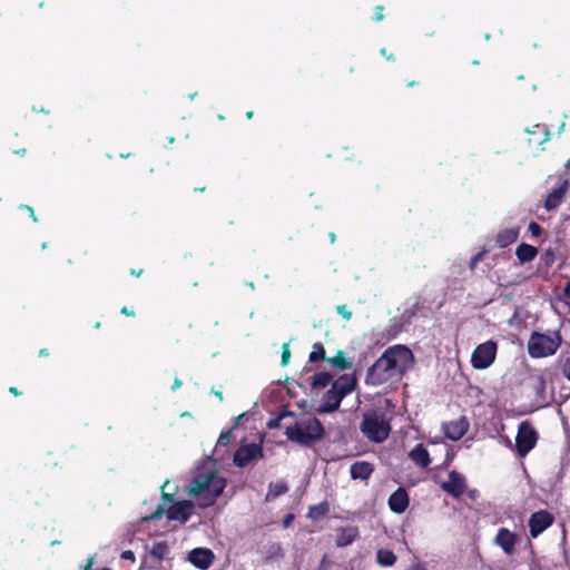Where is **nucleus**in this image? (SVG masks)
Returning <instances> with one entry per match:
<instances>
[{"label":"nucleus","instance_id":"32","mask_svg":"<svg viewBox=\"0 0 570 570\" xmlns=\"http://www.w3.org/2000/svg\"><path fill=\"white\" fill-rule=\"evenodd\" d=\"M556 259H557L556 253L552 248H547L541 254V262L547 267H551L556 263Z\"/></svg>","mask_w":570,"mask_h":570},{"label":"nucleus","instance_id":"11","mask_svg":"<svg viewBox=\"0 0 570 570\" xmlns=\"http://www.w3.org/2000/svg\"><path fill=\"white\" fill-rule=\"evenodd\" d=\"M553 522L554 517L548 510H539L533 512L528 520L529 532L531 538H538L548 528H550L553 524Z\"/></svg>","mask_w":570,"mask_h":570},{"label":"nucleus","instance_id":"27","mask_svg":"<svg viewBox=\"0 0 570 570\" xmlns=\"http://www.w3.org/2000/svg\"><path fill=\"white\" fill-rule=\"evenodd\" d=\"M327 362L341 371H346L352 367V362L346 358L343 351H337L335 356L327 358Z\"/></svg>","mask_w":570,"mask_h":570},{"label":"nucleus","instance_id":"24","mask_svg":"<svg viewBox=\"0 0 570 570\" xmlns=\"http://www.w3.org/2000/svg\"><path fill=\"white\" fill-rule=\"evenodd\" d=\"M396 560V554L390 549L381 548L376 551V562L381 567H392L395 564Z\"/></svg>","mask_w":570,"mask_h":570},{"label":"nucleus","instance_id":"39","mask_svg":"<svg viewBox=\"0 0 570 570\" xmlns=\"http://www.w3.org/2000/svg\"><path fill=\"white\" fill-rule=\"evenodd\" d=\"M166 508L164 505H158L157 509L150 514L149 520H158L161 518L164 513H166Z\"/></svg>","mask_w":570,"mask_h":570},{"label":"nucleus","instance_id":"19","mask_svg":"<svg viewBox=\"0 0 570 570\" xmlns=\"http://www.w3.org/2000/svg\"><path fill=\"white\" fill-rule=\"evenodd\" d=\"M360 531L357 527H343L337 529L335 543L337 547H346L358 538Z\"/></svg>","mask_w":570,"mask_h":570},{"label":"nucleus","instance_id":"46","mask_svg":"<svg viewBox=\"0 0 570 570\" xmlns=\"http://www.w3.org/2000/svg\"><path fill=\"white\" fill-rule=\"evenodd\" d=\"M142 273H144L142 268H139V269L131 268L130 269V275H132L135 277H139Z\"/></svg>","mask_w":570,"mask_h":570},{"label":"nucleus","instance_id":"40","mask_svg":"<svg viewBox=\"0 0 570 570\" xmlns=\"http://www.w3.org/2000/svg\"><path fill=\"white\" fill-rule=\"evenodd\" d=\"M20 208L26 210V212H28L29 216L32 218V220L35 223L38 222V218H37L36 214H35V210H33V208L31 206H29V205H21Z\"/></svg>","mask_w":570,"mask_h":570},{"label":"nucleus","instance_id":"12","mask_svg":"<svg viewBox=\"0 0 570 570\" xmlns=\"http://www.w3.org/2000/svg\"><path fill=\"white\" fill-rule=\"evenodd\" d=\"M263 448L256 443H249L243 446H239L234 453V464L238 468H245L252 461L263 458Z\"/></svg>","mask_w":570,"mask_h":570},{"label":"nucleus","instance_id":"20","mask_svg":"<svg viewBox=\"0 0 570 570\" xmlns=\"http://www.w3.org/2000/svg\"><path fill=\"white\" fill-rule=\"evenodd\" d=\"M409 458L412 460V462L422 469L428 468L431 463L430 453L422 443L416 444L409 452Z\"/></svg>","mask_w":570,"mask_h":570},{"label":"nucleus","instance_id":"34","mask_svg":"<svg viewBox=\"0 0 570 570\" xmlns=\"http://www.w3.org/2000/svg\"><path fill=\"white\" fill-rule=\"evenodd\" d=\"M528 230L534 237H540L543 232L542 227L537 222H530V224L528 226Z\"/></svg>","mask_w":570,"mask_h":570},{"label":"nucleus","instance_id":"7","mask_svg":"<svg viewBox=\"0 0 570 570\" xmlns=\"http://www.w3.org/2000/svg\"><path fill=\"white\" fill-rule=\"evenodd\" d=\"M167 485H169L168 480L161 487L163 501L171 503L166 510L167 519L180 523L187 522L194 513L195 503L190 500L175 501V493L165 491Z\"/></svg>","mask_w":570,"mask_h":570},{"label":"nucleus","instance_id":"29","mask_svg":"<svg viewBox=\"0 0 570 570\" xmlns=\"http://www.w3.org/2000/svg\"><path fill=\"white\" fill-rule=\"evenodd\" d=\"M328 503L326 501L309 507L307 517L312 520H318L328 513Z\"/></svg>","mask_w":570,"mask_h":570},{"label":"nucleus","instance_id":"18","mask_svg":"<svg viewBox=\"0 0 570 570\" xmlns=\"http://www.w3.org/2000/svg\"><path fill=\"white\" fill-rule=\"evenodd\" d=\"M569 187V181L563 180L558 187L553 188L546 197L544 207L547 210L556 209L564 198Z\"/></svg>","mask_w":570,"mask_h":570},{"label":"nucleus","instance_id":"60","mask_svg":"<svg viewBox=\"0 0 570 570\" xmlns=\"http://www.w3.org/2000/svg\"><path fill=\"white\" fill-rule=\"evenodd\" d=\"M196 95H197V92L190 94V95H189V98H190V99H194V97H195Z\"/></svg>","mask_w":570,"mask_h":570},{"label":"nucleus","instance_id":"61","mask_svg":"<svg viewBox=\"0 0 570 570\" xmlns=\"http://www.w3.org/2000/svg\"><path fill=\"white\" fill-rule=\"evenodd\" d=\"M566 167L570 169V159L567 161Z\"/></svg>","mask_w":570,"mask_h":570},{"label":"nucleus","instance_id":"21","mask_svg":"<svg viewBox=\"0 0 570 570\" xmlns=\"http://www.w3.org/2000/svg\"><path fill=\"white\" fill-rule=\"evenodd\" d=\"M373 471V465L365 461L354 462L350 468V474L353 480H367Z\"/></svg>","mask_w":570,"mask_h":570},{"label":"nucleus","instance_id":"13","mask_svg":"<svg viewBox=\"0 0 570 570\" xmlns=\"http://www.w3.org/2000/svg\"><path fill=\"white\" fill-rule=\"evenodd\" d=\"M440 487L445 493L453 498H460L466 489V481L461 473L452 470L449 472V480L442 482Z\"/></svg>","mask_w":570,"mask_h":570},{"label":"nucleus","instance_id":"47","mask_svg":"<svg viewBox=\"0 0 570 570\" xmlns=\"http://www.w3.org/2000/svg\"><path fill=\"white\" fill-rule=\"evenodd\" d=\"M181 385H183V382H181L179 379H175L174 384H173V386H171V390H173V391H176V390H177V389H179Z\"/></svg>","mask_w":570,"mask_h":570},{"label":"nucleus","instance_id":"56","mask_svg":"<svg viewBox=\"0 0 570 570\" xmlns=\"http://www.w3.org/2000/svg\"><path fill=\"white\" fill-rule=\"evenodd\" d=\"M410 570H426V569L421 564H416V566L412 567Z\"/></svg>","mask_w":570,"mask_h":570},{"label":"nucleus","instance_id":"2","mask_svg":"<svg viewBox=\"0 0 570 570\" xmlns=\"http://www.w3.org/2000/svg\"><path fill=\"white\" fill-rule=\"evenodd\" d=\"M285 435L289 442L308 448L325 438V428L317 417H311L287 426Z\"/></svg>","mask_w":570,"mask_h":570},{"label":"nucleus","instance_id":"38","mask_svg":"<svg viewBox=\"0 0 570 570\" xmlns=\"http://www.w3.org/2000/svg\"><path fill=\"white\" fill-rule=\"evenodd\" d=\"M383 11H384V6L380 4V6H376L374 8V16H373V20L376 21V22H380L384 19V14H383Z\"/></svg>","mask_w":570,"mask_h":570},{"label":"nucleus","instance_id":"42","mask_svg":"<svg viewBox=\"0 0 570 570\" xmlns=\"http://www.w3.org/2000/svg\"><path fill=\"white\" fill-rule=\"evenodd\" d=\"M482 255H483V253L481 252V253H478L476 255H474V256L471 258L470 267H471L472 269H473V268L476 266V264L481 261Z\"/></svg>","mask_w":570,"mask_h":570},{"label":"nucleus","instance_id":"43","mask_svg":"<svg viewBox=\"0 0 570 570\" xmlns=\"http://www.w3.org/2000/svg\"><path fill=\"white\" fill-rule=\"evenodd\" d=\"M380 52H381V55H382L383 57H385V58H386V60H389V61H395V59H396V58H395V56H394V53H387L386 48H382V49L380 50Z\"/></svg>","mask_w":570,"mask_h":570},{"label":"nucleus","instance_id":"1","mask_svg":"<svg viewBox=\"0 0 570 570\" xmlns=\"http://www.w3.org/2000/svg\"><path fill=\"white\" fill-rule=\"evenodd\" d=\"M226 481L215 471H207L196 474L188 485L189 495L197 500L202 508L213 505L223 493Z\"/></svg>","mask_w":570,"mask_h":570},{"label":"nucleus","instance_id":"57","mask_svg":"<svg viewBox=\"0 0 570 570\" xmlns=\"http://www.w3.org/2000/svg\"><path fill=\"white\" fill-rule=\"evenodd\" d=\"M194 190L195 191H205L206 187L205 186H203V187H195Z\"/></svg>","mask_w":570,"mask_h":570},{"label":"nucleus","instance_id":"62","mask_svg":"<svg viewBox=\"0 0 570 570\" xmlns=\"http://www.w3.org/2000/svg\"><path fill=\"white\" fill-rule=\"evenodd\" d=\"M42 248H48V245L46 243H43Z\"/></svg>","mask_w":570,"mask_h":570},{"label":"nucleus","instance_id":"58","mask_svg":"<svg viewBox=\"0 0 570 570\" xmlns=\"http://www.w3.org/2000/svg\"><path fill=\"white\" fill-rule=\"evenodd\" d=\"M253 116H254V112H253L252 110L246 112V117H247L248 119H252V118H253Z\"/></svg>","mask_w":570,"mask_h":570},{"label":"nucleus","instance_id":"3","mask_svg":"<svg viewBox=\"0 0 570 570\" xmlns=\"http://www.w3.org/2000/svg\"><path fill=\"white\" fill-rule=\"evenodd\" d=\"M356 377L343 374L332 383L331 389L323 395L322 404L316 409L318 414L332 413L340 409L342 400L356 387Z\"/></svg>","mask_w":570,"mask_h":570},{"label":"nucleus","instance_id":"63","mask_svg":"<svg viewBox=\"0 0 570 570\" xmlns=\"http://www.w3.org/2000/svg\"><path fill=\"white\" fill-rule=\"evenodd\" d=\"M101 570H109V569H108V568H104V569H101Z\"/></svg>","mask_w":570,"mask_h":570},{"label":"nucleus","instance_id":"35","mask_svg":"<svg viewBox=\"0 0 570 570\" xmlns=\"http://www.w3.org/2000/svg\"><path fill=\"white\" fill-rule=\"evenodd\" d=\"M289 358H291V351H289L288 344L286 343L282 346L281 364L283 366H286L289 362Z\"/></svg>","mask_w":570,"mask_h":570},{"label":"nucleus","instance_id":"49","mask_svg":"<svg viewBox=\"0 0 570 570\" xmlns=\"http://www.w3.org/2000/svg\"><path fill=\"white\" fill-rule=\"evenodd\" d=\"M92 564H94V558H89L87 560L86 564L83 566V570H90Z\"/></svg>","mask_w":570,"mask_h":570},{"label":"nucleus","instance_id":"4","mask_svg":"<svg viewBox=\"0 0 570 570\" xmlns=\"http://www.w3.org/2000/svg\"><path fill=\"white\" fill-rule=\"evenodd\" d=\"M360 430L370 441L382 443L391 433L390 420L381 410H367L363 413Z\"/></svg>","mask_w":570,"mask_h":570},{"label":"nucleus","instance_id":"48","mask_svg":"<svg viewBox=\"0 0 570 570\" xmlns=\"http://www.w3.org/2000/svg\"><path fill=\"white\" fill-rule=\"evenodd\" d=\"M39 356L40 357H47L50 355L49 353V350L48 348H40L39 352H38Z\"/></svg>","mask_w":570,"mask_h":570},{"label":"nucleus","instance_id":"5","mask_svg":"<svg viewBox=\"0 0 570 570\" xmlns=\"http://www.w3.org/2000/svg\"><path fill=\"white\" fill-rule=\"evenodd\" d=\"M562 343L558 331L550 334L532 332L528 341L527 351L533 358H541L553 355Z\"/></svg>","mask_w":570,"mask_h":570},{"label":"nucleus","instance_id":"44","mask_svg":"<svg viewBox=\"0 0 570 570\" xmlns=\"http://www.w3.org/2000/svg\"><path fill=\"white\" fill-rule=\"evenodd\" d=\"M121 314L126 315V316H135V311L132 308H129L127 306H124L121 308Z\"/></svg>","mask_w":570,"mask_h":570},{"label":"nucleus","instance_id":"28","mask_svg":"<svg viewBox=\"0 0 570 570\" xmlns=\"http://www.w3.org/2000/svg\"><path fill=\"white\" fill-rule=\"evenodd\" d=\"M333 381V375L328 372L315 373L312 377V386L314 389H324Z\"/></svg>","mask_w":570,"mask_h":570},{"label":"nucleus","instance_id":"9","mask_svg":"<svg viewBox=\"0 0 570 570\" xmlns=\"http://www.w3.org/2000/svg\"><path fill=\"white\" fill-rule=\"evenodd\" d=\"M498 352V342L489 340L479 344L472 352L471 364L475 370H485L490 367L495 358Z\"/></svg>","mask_w":570,"mask_h":570},{"label":"nucleus","instance_id":"36","mask_svg":"<svg viewBox=\"0 0 570 570\" xmlns=\"http://www.w3.org/2000/svg\"><path fill=\"white\" fill-rule=\"evenodd\" d=\"M336 312L346 321H350L352 318V312L347 309L345 304L337 305Z\"/></svg>","mask_w":570,"mask_h":570},{"label":"nucleus","instance_id":"16","mask_svg":"<svg viewBox=\"0 0 570 570\" xmlns=\"http://www.w3.org/2000/svg\"><path fill=\"white\" fill-rule=\"evenodd\" d=\"M214 560V552L207 548H195L188 554V561L200 570H207Z\"/></svg>","mask_w":570,"mask_h":570},{"label":"nucleus","instance_id":"10","mask_svg":"<svg viewBox=\"0 0 570 570\" xmlns=\"http://www.w3.org/2000/svg\"><path fill=\"white\" fill-rule=\"evenodd\" d=\"M394 379H397L391 366L385 361V356L381 355L374 364L367 370L365 384L372 386L383 385Z\"/></svg>","mask_w":570,"mask_h":570},{"label":"nucleus","instance_id":"15","mask_svg":"<svg viewBox=\"0 0 570 570\" xmlns=\"http://www.w3.org/2000/svg\"><path fill=\"white\" fill-rule=\"evenodd\" d=\"M518 541V534L508 528H500L494 538V544L500 547L508 556H512L515 552V544Z\"/></svg>","mask_w":570,"mask_h":570},{"label":"nucleus","instance_id":"33","mask_svg":"<svg viewBox=\"0 0 570 570\" xmlns=\"http://www.w3.org/2000/svg\"><path fill=\"white\" fill-rule=\"evenodd\" d=\"M560 372L570 382V356L561 361Z\"/></svg>","mask_w":570,"mask_h":570},{"label":"nucleus","instance_id":"59","mask_svg":"<svg viewBox=\"0 0 570 570\" xmlns=\"http://www.w3.org/2000/svg\"><path fill=\"white\" fill-rule=\"evenodd\" d=\"M415 85H419V82H416V81H409L407 82V87H413Z\"/></svg>","mask_w":570,"mask_h":570},{"label":"nucleus","instance_id":"22","mask_svg":"<svg viewBox=\"0 0 570 570\" xmlns=\"http://www.w3.org/2000/svg\"><path fill=\"white\" fill-rule=\"evenodd\" d=\"M519 237L518 228H505L500 230L495 236V243L499 247L504 248L513 244Z\"/></svg>","mask_w":570,"mask_h":570},{"label":"nucleus","instance_id":"23","mask_svg":"<svg viewBox=\"0 0 570 570\" xmlns=\"http://www.w3.org/2000/svg\"><path fill=\"white\" fill-rule=\"evenodd\" d=\"M515 255L520 263L523 264L533 261L538 255V249L532 245L521 243L515 249Z\"/></svg>","mask_w":570,"mask_h":570},{"label":"nucleus","instance_id":"30","mask_svg":"<svg viewBox=\"0 0 570 570\" xmlns=\"http://www.w3.org/2000/svg\"><path fill=\"white\" fill-rule=\"evenodd\" d=\"M532 390L535 395L540 399H544L546 390H547V381L542 375H537L533 377Z\"/></svg>","mask_w":570,"mask_h":570},{"label":"nucleus","instance_id":"31","mask_svg":"<svg viewBox=\"0 0 570 570\" xmlns=\"http://www.w3.org/2000/svg\"><path fill=\"white\" fill-rule=\"evenodd\" d=\"M309 362L315 363L318 361H327L325 350L322 343L313 344L312 352L309 353Z\"/></svg>","mask_w":570,"mask_h":570},{"label":"nucleus","instance_id":"26","mask_svg":"<svg viewBox=\"0 0 570 570\" xmlns=\"http://www.w3.org/2000/svg\"><path fill=\"white\" fill-rule=\"evenodd\" d=\"M288 491V487L284 481L271 482L266 494V500H274Z\"/></svg>","mask_w":570,"mask_h":570},{"label":"nucleus","instance_id":"25","mask_svg":"<svg viewBox=\"0 0 570 570\" xmlns=\"http://www.w3.org/2000/svg\"><path fill=\"white\" fill-rule=\"evenodd\" d=\"M149 554L158 562H161L169 554V546L166 541L155 542L149 551Z\"/></svg>","mask_w":570,"mask_h":570},{"label":"nucleus","instance_id":"6","mask_svg":"<svg viewBox=\"0 0 570 570\" xmlns=\"http://www.w3.org/2000/svg\"><path fill=\"white\" fill-rule=\"evenodd\" d=\"M385 361L392 371L400 379L414 363L412 351L405 345H394L387 347L383 353Z\"/></svg>","mask_w":570,"mask_h":570},{"label":"nucleus","instance_id":"14","mask_svg":"<svg viewBox=\"0 0 570 570\" xmlns=\"http://www.w3.org/2000/svg\"><path fill=\"white\" fill-rule=\"evenodd\" d=\"M470 423L465 416H461L458 420L445 422L442 425V430L446 439L452 441H459L468 432Z\"/></svg>","mask_w":570,"mask_h":570},{"label":"nucleus","instance_id":"17","mask_svg":"<svg viewBox=\"0 0 570 570\" xmlns=\"http://www.w3.org/2000/svg\"><path fill=\"white\" fill-rule=\"evenodd\" d=\"M389 508L392 512L401 514L410 504V498L406 490L402 487L397 488L389 498Z\"/></svg>","mask_w":570,"mask_h":570},{"label":"nucleus","instance_id":"45","mask_svg":"<svg viewBox=\"0 0 570 570\" xmlns=\"http://www.w3.org/2000/svg\"><path fill=\"white\" fill-rule=\"evenodd\" d=\"M294 520V515L293 514H287L284 520H283V523H284V527H288L292 521Z\"/></svg>","mask_w":570,"mask_h":570},{"label":"nucleus","instance_id":"51","mask_svg":"<svg viewBox=\"0 0 570 570\" xmlns=\"http://www.w3.org/2000/svg\"><path fill=\"white\" fill-rule=\"evenodd\" d=\"M564 296L570 299V283H568L564 287Z\"/></svg>","mask_w":570,"mask_h":570},{"label":"nucleus","instance_id":"52","mask_svg":"<svg viewBox=\"0 0 570 570\" xmlns=\"http://www.w3.org/2000/svg\"><path fill=\"white\" fill-rule=\"evenodd\" d=\"M27 150L24 148L13 150V154L24 156Z\"/></svg>","mask_w":570,"mask_h":570},{"label":"nucleus","instance_id":"8","mask_svg":"<svg viewBox=\"0 0 570 570\" xmlns=\"http://www.w3.org/2000/svg\"><path fill=\"white\" fill-rule=\"evenodd\" d=\"M538 439V432L532 424L529 421L521 422L515 436V451L521 459L525 458L537 445Z\"/></svg>","mask_w":570,"mask_h":570},{"label":"nucleus","instance_id":"53","mask_svg":"<svg viewBox=\"0 0 570 570\" xmlns=\"http://www.w3.org/2000/svg\"><path fill=\"white\" fill-rule=\"evenodd\" d=\"M213 393L215 394L216 397H218L220 402L224 400L222 391L213 390Z\"/></svg>","mask_w":570,"mask_h":570},{"label":"nucleus","instance_id":"41","mask_svg":"<svg viewBox=\"0 0 570 570\" xmlns=\"http://www.w3.org/2000/svg\"><path fill=\"white\" fill-rule=\"evenodd\" d=\"M121 559L135 561V553L131 550H125L120 554Z\"/></svg>","mask_w":570,"mask_h":570},{"label":"nucleus","instance_id":"50","mask_svg":"<svg viewBox=\"0 0 570 570\" xmlns=\"http://www.w3.org/2000/svg\"><path fill=\"white\" fill-rule=\"evenodd\" d=\"M9 392L14 395V396H18L21 394V392L16 387V386H11L9 387Z\"/></svg>","mask_w":570,"mask_h":570},{"label":"nucleus","instance_id":"54","mask_svg":"<svg viewBox=\"0 0 570 570\" xmlns=\"http://www.w3.org/2000/svg\"><path fill=\"white\" fill-rule=\"evenodd\" d=\"M279 419H281V417H278V419H276V420H272V421H269L268 426H269V428H274V426H276V425L278 424V420H279Z\"/></svg>","mask_w":570,"mask_h":570},{"label":"nucleus","instance_id":"37","mask_svg":"<svg viewBox=\"0 0 570 570\" xmlns=\"http://www.w3.org/2000/svg\"><path fill=\"white\" fill-rule=\"evenodd\" d=\"M230 436H232V431L222 432L218 438L217 445L226 446L229 442Z\"/></svg>","mask_w":570,"mask_h":570},{"label":"nucleus","instance_id":"55","mask_svg":"<svg viewBox=\"0 0 570 570\" xmlns=\"http://www.w3.org/2000/svg\"><path fill=\"white\" fill-rule=\"evenodd\" d=\"M328 237H330L331 243H334V242L336 240V235H335V233H333V232H331V233L328 234Z\"/></svg>","mask_w":570,"mask_h":570}]
</instances>
